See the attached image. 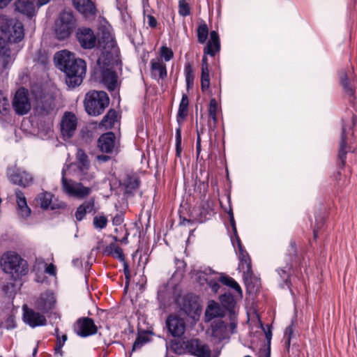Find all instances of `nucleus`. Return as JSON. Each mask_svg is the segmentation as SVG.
Segmentation results:
<instances>
[{
	"label": "nucleus",
	"mask_w": 357,
	"mask_h": 357,
	"mask_svg": "<svg viewBox=\"0 0 357 357\" xmlns=\"http://www.w3.org/2000/svg\"><path fill=\"white\" fill-rule=\"evenodd\" d=\"M160 54L166 61H169L174 56L172 50L166 46H163L161 47Z\"/></svg>",
	"instance_id": "bf43d9fd"
},
{
	"label": "nucleus",
	"mask_w": 357,
	"mask_h": 357,
	"mask_svg": "<svg viewBox=\"0 0 357 357\" xmlns=\"http://www.w3.org/2000/svg\"><path fill=\"white\" fill-rule=\"evenodd\" d=\"M235 319H236V314L235 313H230V324H229V328H230V330H231V333H234L236 332V326H237V323L236 321H235Z\"/></svg>",
	"instance_id": "69168bd1"
},
{
	"label": "nucleus",
	"mask_w": 357,
	"mask_h": 357,
	"mask_svg": "<svg viewBox=\"0 0 357 357\" xmlns=\"http://www.w3.org/2000/svg\"><path fill=\"white\" fill-rule=\"evenodd\" d=\"M149 341V338L147 334H139L133 344L132 351L140 349L144 344L147 343Z\"/></svg>",
	"instance_id": "3c124183"
},
{
	"label": "nucleus",
	"mask_w": 357,
	"mask_h": 357,
	"mask_svg": "<svg viewBox=\"0 0 357 357\" xmlns=\"http://www.w3.org/2000/svg\"><path fill=\"white\" fill-rule=\"evenodd\" d=\"M8 177L10 182L15 185H17L24 188L29 187L33 183V176L20 169H15L8 173Z\"/></svg>",
	"instance_id": "f3484780"
},
{
	"label": "nucleus",
	"mask_w": 357,
	"mask_h": 357,
	"mask_svg": "<svg viewBox=\"0 0 357 357\" xmlns=\"http://www.w3.org/2000/svg\"><path fill=\"white\" fill-rule=\"evenodd\" d=\"M116 136L112 132L104 133L98 138V146L103 153H112L116 149Z\"/></svg>",
	"instance_id": "aec40b11"
},
{
	"label": "nucleus",
	"mask_w": 357,
	"mask_h": 357,
	"mask_svg": "<svg viewBox=\"0 0 357 357\" xmlns=\"http://www.w3.org/2000/svg\"><path fill=\"white\" fill-rule=\"evenodd\" d=\"M125 185L128 191L136 190L139 186V180L137 177L128 176Z\"/></svg>",
	"instance_id": "864d4df0"
},
{
	"label": "nucleus",
	"mask_w": 357,
	"mask_h": 357,
	"mask_svg": "<svg viewBox=\"0 0 357 357\" xmlns=\"http://www.w3.org/2000/svg\"><path fill=\"white\" fill-rule=\"evenodd\" d=\"M11 50L7 43H0V65L1 71L6 70L14 61Z\"/></svg>",
	"instance_id": "393cba45"
},
{
	"label": "nucleus",
	"mask_w": 357,
	"mask_h": 357,
	"mask_svg": "<svg viewBox=\"0 0 357 357\" xmlns=\"http://www.w3.org/2000/svg\"><path fill=\"white\" fill-rule=\"evenodd\" d=\"M211 340L214 344H220L225 339H229L227 324L221 319L214 320L210 327Z\"/></svg>",
	"instance_id": "2eb2a0df"
},
{
	"label": "nucleus",
	"mask_w": 357,
	"mask_h": 357,
	"mask_svg": "<svg viewBox=\"0 0 357 357\" xmlns=\"http://www.w3.org/2000/svg\"><path fill=\"white\" fill-rule=\"evenodd\" d=\"M0 266L5 273L13 277L24 275L28 272L26 261L14 252L4 253L1 257Z\"/></svg>",
	"instance_id": "20e7f679"
},
{
	"label": "nucleus",
	"mask_w": 357,
	"mask_h": 357,
	"mask_svg": "<svg viewBox=\"0 0 357 357\" xmlns=\"http://www.w3.org/2000/svg\"><path fill=\"white\" fill-rule=\"evenodd\" d=\"M218 111V102L215 98L210 100L208 113H215Z\"/></svg>",
	"instance_id": "338daca9"
},
{
	"label": "nucleus",
	"mask_w": 357,
	"mask_h": 357,
	"mask_svg": "<svg viewBox=\"0 0 357 357\" xmlns=\"http://www.w3.org/2000/svg\"><path fill=\"white\" fill-rule=\"evenodd\" d=\"M103 254L107 256H113L121 261H125V256L122 249L114 243H112L107 245L103 250Z\"/></svg>",
	"instance_id": "473e14b6"
},
{
	"label": "nucleus",
	"mask_w": 357,
	"mask_h": 357,
	"mask_svg": "<svg viewBox=\"0 0 357 357\" xmlns=\"http://www.w3.org/2000/svg\"><path fill=\"white\" fill-rule=\"evenodd\" d=\"M76 26V20L72 12L63 11L55 23L54 33L59 40L68 38Z\"/></svg>",
	"instance_id": "423d86ee"
},
{
	"label": "nucleus",
	"mask_w": 357,
	"mask_h": 357,
	"mask_svg": "<svg viewBox=\"0 0 357 357\" xmlns=\"http://www.w3.org/2000/svg\"><path fill=\"white\" fill-rule=\"evenodd\" d=\"M185 347L189 353L197 357H211V356L209 347L198 339L188 341Z\"/></svg>",
	"instance_id": "a211bd4d"
},
{
	"label": "nucleus",
	"mask_w": 357,
	"mask_h": 357,
	"mask_svg": "<svg viewBox=\"0 0 357 357\" xmlns=\"http://www.w3.org/2000/svg\"><path fill=\"white\" fill-rule=\"evenodd\" d=\"M107 218L105 215H96L93 219V226L96 229H103L107 225Z\"/></svg>",
	"instance_id": "09e8293b"
},
{
	"label": "nucleus",
	"mask_w": 357,
	"mask_h": 357,
	"mask_svg": "<svg viewBox=\"0 0 357 357\" xmlns=\"http://www.w3.org/2000/svg\"><path fill=\"white\" fill-rule=\"evenodd\" d=\"M297 257V245L296 241L291 239L288 248H287V252L284 258V261L287 263L286 268L290 269L291 266L293 265V262L296 259Z\"/></svg>",
	"instance_id": "2f4dec72"
},
{
	"label": "nucleus",
	"mask_w": 357,
	"mask_h": 357,
	"mask_svg": "<svg viewBox=\"0 0 357 357\" xmlns=\"http://www.w3.org/2000/svg\"><path fill=\"white\" fill-rule=\"evenodd\" d=\"M13 107L16 114L19 115L26 114L30 111L31 105L28 90L20 88L16 91L13 100Z\"/></svg>",
	"instance_id": "1a4fd4ad"
},
{
	"label": "nucleus",
	"mask_w": 357,
	"mask_h": 357,
	"mask_svg": "<svg viewBox=\"0 0 357 357\" xmlns=\"http://www.w3.org/2000/svg\"><path fill=\"white\" fill-rule=\"evenodd\" d=\"M151 65L153 75H155L158 73L160 79L167 77L166 66L162 61H155L153 59L151 61Z\"/></svg>",
	"instance_id": "e433bc0d"
},
{
	"label": "nucleus",
	"mask_w": 357,
	"mask_h": 357,
	"mask_svg": "<svg viewBox=\"0 0 357 357\" xmlns=\"http://www.w3.org/2000/svg\"><path fill=\"white\" fill-rule=\"evenodd\" d=\"M184 74L187 89H190L193 87L195 79L194 70L191 63L188 62L185 63L184 67Z\"/></svg>",
	"instance_id": "ea45409f"
},
{
	"label": "nucleus",
	"mask_w": 357,
	"mask_h": 357,
	"mask_svg": "<svg viewBox=\"0 0 357 357\" xmlns=\"http://www.w3.org/2000/svg\"><path fill=\"white\" fill-rule=\"evenodd\" d=\"M357 116L352 112L342 120V130L337 153V165L340 168L344 167L347 153L355 151L354 128Z\"/></svg>",
	"instance_id": "f03ea898"
},
{
	"label": "nucleus",
	"mask_w": 357,
	"mask_h": 357,
	"mask_svg": "<svg viewBox=\"0 0 357 357\" xmlns=\"http://www.w3.org/2000/svg\"><path fill=\"white\" fill-rule=\"evenodd\" d=\"M123 273H124L125 279H126V287H127L128 286L130 280V271L129 269L128 264L125 261L123 264Z\"/></svg>",
	"instance_id": "680f3d73"
},
{
	"label": "nucleus",
	"mask_w": 357,
	"mask_h": 357,
	"mask_svg": "<svg viewBox=\"0 0 357 357\" xmlns=\"http://www.w3.org/2000/svg\"><path fill=\"white\" fill-rule=\"evenodd\" d=\"M294 321L291 322V324L286 328L284 335V344L286 347L288 349L290 346L291 343V339L294 336Z\"/></svg>",
	"instance_id": "603ef678"
},
{
	"label": "nucleus",
	"mask_w": 357,
	"mask_h": 357,
	"mask_svg": "<svg viewBox=\"0 0 357 357\" xmlns=\"http://www.w3.org/2000/svg\"><path fill=\"white\" fill-rule=\"evenodd\" d=\"M62 189L68 195L78 199H84L91 192V188L85 187L82 183L68 181L65 176V171H62Z\"/></svg>",
	"instance_id": "6e6552de"
},
{
	"label": "nucleus",
	"mask_w": 357,
	"mask_h": 357,
	"mask_svg": "<svg viewBox=\"0 0 357 357\" xmlns=\"http://www.w3.org/2000/svg\"><path fill=\"white\" fill-rule=\"evenodd\" d=\"M213 274L215 275V277H207L205 279V281L206 284L209 286V287L211 289L212 291H213L214 293H217L220 287L219 284V282H220L219 280L220 273L214 272Z\"/></svg>",
	"instance_id": "a18cd8bd"
},
{
	"label": "nucleus",
	"mask_w": 357,
	"mask_h": 357,
	"mask_svg": "<svg viewBox=\"0 0 357 357\" xmlns=\"http://www.w3.org/2000/svg\"><path fill=\"white\" fill-rule=\"evenodd\" d=\"M76 39L85 50H91L96 45L97 38L93 31L88 27H79L76 31Z\"/></svg>",
	"instance_id": "ddd939ff"
},
{
	"label": "nucleus",
	"mask_w": 357,
	"mask_h": 357,
	"mask_svg": "<svg viewBox=\"0 0 357 357\" xmlns=\"http://www.w3.org/2000/svg\"><path fill=\"white\" fill-rule=\"evenodd\" d=\"M73 330L77 335L82 337L95 335L98 332V328L93 320L89 317L78 319L73 326Z\"/></svg>",
	"instance_id": "9d476101"
},
{
	"label": "nucleus",
	"mask_w": 357,
	"mask_h": 357,
	"mask_svg": "<svg viewBox=\"0 0 357 357\" xmlns=\"http://www.w3.org/2000/svg\"><path fill=\"white\" fill-rule=\"evenodd\" d=\"M10 105L7 98L0 96V113L6 115L8 113Z\"/></svg>",
	"instance_id": "13d9d810"
},
{
	"label": "nucleus",
	"mask_w": 357,
	"mask_h": 357,
	"mask_svg": "<svg viewBox=\"0 0 357 357\" xmlns=\"http://www.w3.org/2000/svg\"><path fill=\"white\" fill-rule=\"evenodd\" d=\"M54 108L55 104L54 99L48 98L38 102L36 109L39 115L45 116L52 114Z\"/></svg>",
	"instance_id": "c85d7f7f"
},
{
	"label": "nucleus",
	"mask_w": 357,
	"mask_h": 357,
	"mask_svg": "<svg viewBox=\"0 0 357 357\" xmlns=\"http://www.w3.org/2000/svg\"><path fill=\"white\" fill-rule=\"evenodd\" d=\"M244 282L249 294H256L260 287L259 280L254 275L252 271H244Z\"/></svg>",
	"instance_id": "a878e982"
},
{
	"label": "nucleus",
	"mask_w": 357,
	"mask_h": 357,
	"mask_svg": "<svg viewBox=\"0 0 357 357\" xmlns=\"http://www.w3.org/2000/svg\"><path fill=\"white\" fill-rule=\"evenodd\" d=\"M37 62L42 66H45L48 63L47 56L45 53H43L41 51H39Z\"/></svg>",
	"instance_id": "0e129e2a"
},
{
	"label": "nucleus",
	"mask_w": 357,
	"mask_h": 357,
	"mask_svg": "<svg viewBox=\"0 0 357 357\" xmlns=\"http://www.w3.org/2000/svg\"><path fill=\"white\" fill-rule=\"evenodd\" d=\"M96 73L109 91H113L117 88L118 75L114 68H100Z\"/></svg>",
	"instance_id": "dca6fc26"
},
{
	"label": "nucleus",
	"mask_w": 357,
	"mask_h": 357,
	"mask_svg": "<svg viewBox=\"0 0 357 357\" xmlns=\"http://www.w3.org/2000/svg\"><path fill=\"white\" fill-rule=\"evenodd\" d=\"M210 86V77L208 68H202L201 89L203 92L208 89Z\"/></svg>",
	"instance_id": "de8ad7c7"
},
{
	"label": "nucleus",
	"mask_w": 357,
	"mask_h": 357,
	"mask_svg": "<svg viewBox=\"0 0 357 357\" xmlns=\"http://www.w3.org/2000/svg\"><path fill=\"white\" fill-rule=\"evenodd\" d=\"M181 310L188 316L195 318L201 312L198 297L193 294L184 296L179 303Z\"/></svg>",
	"instance_id": "f8f14e48"
},
{
	"label": "nucleus",
	"mask_w": 357,
	"mask_h": 357,
	"mask_svg": "<svg viewBox=\"0 0 357 357\" xmlns=\"http://www.w3.org/2000/svg\"><path fill=\"white\" fill-rule=\"evenodd\" d=\"M264 331L268 344L267 352L265 354V357H271V342L272 338L271 326L267 325L266 328H264Z\"/></svg>",
	"instance_id": "4d7b16f0"
},
{
	"label": "nucleus",
	"mask_w": 357,
	"mask_h": 357,
	"mask_svg": "<svg viewBox=\"0 0 357 357\" xmlns=\"http://www.w3.org/2000/svg\"><path fill=\"white\" fill-rule=\"evenodd\" d=\"M340 83L343 88L345 98L352 106H354L356 90L357 88L356 77L353 68L343 69L339 73Z\"/></svg>",
	"instance_id": "39448f33"
},
{
	"label": "nucleus",
	"mask_w": 357,
	"mask_h": 357,
	"mask_svg": "<svg viewBox=\"0 0 357 357\" xmlns=\"http://www.w3.org/2000/svg\"><path fill=\"white\" fill-rule=\"evenodd\" d=\"M206 316H208L210 319L215 318V317H224V310L220 307L219 304L213 301L211 302L207 307L206 312Z\"/></svg>",
	"instance_id": "4c0bfd02"
},
{
	"label": "nucleus",
	"mask_w": 357,
	"mask_h": 357,
	"mask_svg": "<svg viewBox=\"0 0 357 357\" xmlns=\"http://www.w3.org/2000/svg\"><path fill=\"white\" fill-rule=\"evenodd\" d=\"M240 264L239 268L244 271H250L252 270L251 259L248 253L242 254L239 255Z\"/></svg>",
	"instance_id": "c03bdc74"
},
{
	"label": "nucleus",
	"mask_w": 357,
	"mask_h": 357,
	"mask_svg": "<svg viewBox=\"0 0 357 357\" xmlns=\"http://www.w3.org/2000/svg\"><path fill=\"white\" fill-rule=\"evenodd\" d=\"M213 202L211 200H206L204 201L202 204V211H200V220H202L203 218H208L207 215L211 216L213 212Z\"/></svg>",
	"instance_id": "37998d69"
},
{
	"label": "nucleus",
	"mask_w": 357,
	"mask_h": 357,
	"mask_svg": "<svg viewBox=\"0 0 357 357\" xmlns=\"http://www.w3.org/2000/svg\"><path fill=\"white\" fill-rule=\"evenodd\" d=\"M52 199V195L47 192H43L40 193L37 197L36 201L40 207L43 209H47L50 207L51 209H54V206H51Z\"/></svg>",
	"instance_id": "c9c22d12"
},
{
	"label": "nucleus",
	"mask_w": 357,
	"mask_h": 357,
	"mask_svg": "<svg viewBox=\"0 0 357 357\" xmlns=\"http://www.w3.org/2000/svg\"><path fill=\"white\" fill-rule=\"evenodd\" d=\"M286 267H287V264L285 265V266H284L282 268H279L277 270V271H278V273L280 275V278L282 280V284H280L281 287L284 288L285 287H287L288 289H290L291 286L290 276L291 274L292 266H291L290 269H289L288 268H286Z\"/></svg>",
	"instance_id": "f704fd0d"
},
{
	"label": "nucleus",
	"mask_w": 357,
	"mask_h": 357,
	"mask_svg": "<svg viewBox=\"0 0 357 357\" xmlns=\"http://www.w3.org/2000/svg\"><path fill=\"white\" fill-rule=\"evenodd\" d=\"M188 97L186 94H183L181 102L179 104L178 114H177V121L179 122L180 119H184L188 115Z\"/></svg>",
	"instance_id": "a19ab883"
},
{
	"label": "nucleus",
	"mask_w": 357,
	"mask_h": 357,
	"mask_svg": "<svg viewBox=\"0 0 357 357\" xmlns=\"http://www.w3.org/2000/svg\"><path fill=\"white\" fill-rule=\"evenodd\" d=\"M77 119L76 116L70 112L64 113L61 121V132L64 139L71 138L77 129Z\"/></svg>",
	"instance_id": "4468645a"
},
{
	"label": "nucleus",
	"mask_w": 357,
	"mask_h": 357,
	"mask_svg": "<svg viewBox=\"0 0 357 357\" xmlns=\"http://www.w3.org/2000/svg\"><path fill=\"white\" fill-rule=\"evenodd\" d=\"M36 6V0H17L15 2V10L28 17H32L35 15Z\"/></svg>",
	"instance_id": "b1692460"
},
{
	"label": "nucleus",
	"mask_w": 357,
	"mask_h": 357,
	"mask_svg": "<svg viewBox=\"0 0 357 357\" xmlns=\"http://www.w3.org/2000/svg\"><path fill=\"white\" fill-rule=\"evenodd\" d=\"M219 280L222 284L227 286L235 290L240 297L243 296L242 289L240 285L236 282V280L234 278L224 273H220Z\"/></svg>",
	"instance_id": "72a5a7b5"
},
{
	"label": "nucleus",
	"mask_w": 357,
	"mask_h": 357,
	"mask_svg": "<svg viewBox=\"0 0 357 357\" xmlns=\"http://www.w3.org/2000/svg\"><path fill=\"white\" fill-rule=\"evenodd\" d=\"M53 307L52 297L42 294L38 301V307L44 312L52 309Z\"/></svg>",
	"instance_id": "79ce46f5"
},
{
	"label": "nucleus",
	"mask_w": 357,
	"mask_h": 357,
	"mask_svg": "<svg viewBox=\"0 0 357 357\" xmlns=\"http://www.w3.org/2000/svg\"><path fill=\"white\" fill-rule=\"evenodd\" d=\"M92 211L96 212L95 210V199L91 198L79 205L75 211V218L77 221L82 220L86 213H91Z\"/></svg>",
	"instance_id": "cd10ccee"
},
{
	"label": "nucleus",
	"mask_w": 357,
	"mask_h": 357,
	"mask_svg": "<svg viewBox=\"0 0 357 357\" xmlns=\"http://www.w3.org/2000/svg\"><path fill=\"white\" fill-rule=\"evenodd\" d=\"M15 319L13 316H9L3 324V327L8 330L13 329L15 328Z\"/></svg>",
	"instance_id": "052dcab7"
},
{
	"label": "nucleus",
	"mask_w": 357,
	"mask_h": 357,
	"mask_svg": "<svg viewBox=\"0 0 357 357\" xmlns=\"http://www.w3.org/2000/svg\"><path fill=\"white\" fill-rule=\"evenodd\" d=\"M220 301L222 306L229 311V313H234L233 310L236 305V301L232 294L229 292L225 293L220 296Z\"/></svg>",
	"instance_id": "58836bf2"
},
{
	"label": "nucleus",
	"mask_w": 357,
	"mask_h": 357,
	"mask_svg": "<svg viewBox=\"0 0 357 357\" xmlns=\"http://www.w3.org/2000/svg\"><path fill=\"white\" fill-rule=\"evenodd\" d=\"M208 35V28L206 24L204 23L199 25L197 28V40L201 44L206 41Z\"/></svg>",
	"instance_id": "49530a36"
},
{
	"label": "nucleus",
	"mask_w": 357,
	"mask_h": 357,
	"mask_svg": "<svg viewBox=\"0 0 357 357\" xmlns=\"http://www.w3.org/2000/svg\"><path fill=\"white\" fill-rule=\"evenodd\" d=\"M15 195L18 215L23 218L29 217L31 215V209L27 205L24 193L21 190H17L15 192Z\"/></svg>",
	"instance_id": "bb28decb"
},
{
	"label": "nucleus",
	"mask_w": 357,
	"mask_h": 357,
	"mask_svg": "<svg viewBox=\"0 0 357 357\" xmlns=\"http://www.w3.org/2000/svg\"><path fill=\"white\" fill-rule=\"evenodd\" d=\"M325 223L324 216L322 215H318L315 216V225L313 227V235L314 238H318L319 230L323 228Z\"/></svg>",
	"instance_id": "8fccbe9b"
},
{
	"label": "nucleus",
	"mask_w": 357,
	"mask_h": 357,
	"mask_svg": "<svg viewBox=\"0 0 357 357\" xmlns=\"http://www.w3.org/2000/svg\"><path fill=\"white\" fill-rule=\"evenodd\" d=\"M167 328L173 337H181L184 334L185 325L183 320L176 316L170 315L166 321Z\"/></svg>",
	"instance_id": "412c9836"
},
{
	"label": "nucleus",
	"mask_w": 357,
	"mask_h": 357,
	"mask_svg": "<svg viewBox=\"0 0 357 357\" xmlns=\"http://www.w3.org/2000/svg\"><path fill=\"white\" fill-rule=\"evenodd\" d=\"M178 13L180 15L185 17L190 14L189 4L185 0H180L178 2Z\"/></svg>",
	"instance_id": "5fc2aeb1"
},
{
	"label": "nucleus",
	"mask_w": 357,
	"mask_h": 357,
	"mask_svg": "<svg viewBox=\"0 0 357 357\" xmlns=\"http://www.w3.org/2000/svg\"><path fill=\"white\" fill-rule=\"evenodd\" d=\"M118 121V112L114 109H110L104 116L99 126L105 129H111Z\"/></svg>",
	"instance_id": "7c9ffc66"
},
{
	"label": "nucleus",
	"mask_w": 357,
	"mask_h": 357,
	"mask_svg": "<svg viewBox=\"0 0 357 357\" xmlns=\"http://www.w3.org/2000/svg\"><path fill=\"white\" fill-rule=\"evenodd\" d=\"M76 160L75 165L77 166V168L82 175H85L90 167V162L87 155L82 149H79L77 150Z\"/></svg>",
	"instance_id": "c756f323"
},
{
	"label": "nucleus",
	"mask_w": 357,
	"mask_h": 357,
	"mask_svg": "<svg viewBox=\"0 0 357 357\" xmlns=\"http://www.w3.org/2000/svg\"><path fill=\"white\" fill-rule=\"evenodd\" d=\"M23 310L24 321L31 328L46 325L47 319L44 315L28 308L26 305L23 306Z\"/></svg>",
	"instance_id": "6ab92c4d"
},
{
	"label": "nucleus",
	"mask_w": 357,
	"mask_h": 357,
	"mask_svg": "<svg viewBox=\"0 0 357 357\" xmlns=\"http://www.w3.org/2000/svg\"><path fill=\"white\" fill-rule=\"evenodd\" d=\"M176 156L178 158L181 157L182 148H181V129L178 128L176 130Z\"/></svg>",
	"instance_id": "6e6d98bb"
},
{
	"label": "nucleus",
	"mask_w": 357,
	"mask_h": 357,
	"mask_svg": "<svg viewBox=\"0 0 357 357\" xmlns=\"http://www.w3.org/2000/svg\"><path fill=\"white\" fill-rule=\"evenodd\" d=\"M124 215L122 212L118 213L112 219L114 225H121L123 222Z\"/></svg>",
	"instance_id": "e2e57ef3"
},
{
	"label": "nucleus",
	"mask_w": 357,
	"mask_h": 357,
	"mask_svg": "<svg viewBox=\"0 0 357 357\" xmlns=\"http://www.w3.org/2000/svg\"><path fill=\"white\" fill-rule=\"evenodd\" d=\"M109 104V98L103 91H90L86 93L84 105L86 113L93 116L102 114Z\"/></svg>",
	"instance_id": "7ed1b4c3"
},
{
	"label": "nucleus",
	"mask_w": 357,
	"mask_h": 357,
	"mask_svg": "<svg viewBox=\"0 0 357 357\" xmlns=\"http://www.w3.org/2000/svg\"><path fill=\"white\" fill-rule=\"evenodd\" d=\"M45 273L54 276L56 274V266L53 264H50L45 268Z\"/></svg>",
	"instance_id": "774afa93"
},
{
	"label": "nucleus",
	"mask_w": 357,
	"mask_h": 357,
	"mask_svg": "<svg viewBox=\"0 0 357 357\" xmlns=\"http://www.w3.org/2000/svg\"><path fill=\"white\" fill-rule=\"evenodd\" d=\"M220 50V40L218 33L215 31L210 33V39L204 48V56L202 59V68H208L206 54L214 56Z\"/></svg>",
	"instance_id": "9b49d317"
},
{
	"label": "nucleus",
	"mask_w": 357,
	"mask_h": 357,
	"mask_svg": "<svg viewBox=\"0 0 357 357\" xmlns=\"http://www.w3.org/2000/svg\"><path fill=\"white\" fill-rule=\"evenodd\" d=\"M0 29L7 36L9 42L18 43L24 36V26L22 22L12 19H3L0 24Z\"/></svg>",
	"instance_id": "0eeeda50"
},
{
	"label": "nucleus",
	"mask_w": 357,
	"mask_h": 357,
	"mask_svg": "<svg viewBox=\"0 0 357 357\" xmlns=\"http://www.w3.org/2000/svg\"><path fill=\"white\" fill-rule=\"evenodd\" d=\"M75 8L84 17H91L96 15L97 9L91 0H73Z\"/></svg>",
	"instance_id": "4be33fe9"
},
{
	"label": "nucleus",
	"mask_w": 357,
	"mask_h": 357,
	"mask_svg": "<svg viewBox=\"0 0 357 357\" xmlns=\"http://www.w3.org/2000/svg\"><path fill=\"white\" fill-rule=\"evenodd\" d=\"M121 61L115 56L113 52L107 50L102 52L100 56L97 60L98 69L100 68H114V66H119Z\"/></svg>",
	"instance_id": "5701e85b"
},
{
	"label": "nucleus",
	"mask_w": 357,
	"mask_h": 357,
	"mask_svg": "<svg viewBox=\"0 0 357 357\" xmlns=\"http://www.w3.org/2000/svg\"><path fill=\"white\" fill-rule=\"evenodd\" d=\"M54 61L59 68L66 74V82L70 87L80 85L86 74V62L75 59V55L67 50L58 52L54 55Z\"/></svg>",
	"instance_id": "f257e3e1"
}]
</instances>
